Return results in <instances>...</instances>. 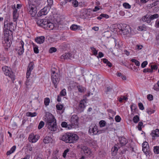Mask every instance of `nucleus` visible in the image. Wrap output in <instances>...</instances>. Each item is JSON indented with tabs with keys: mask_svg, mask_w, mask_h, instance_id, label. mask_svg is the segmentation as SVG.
<instances>
[{
	"mask_svg": "<svg viewBox=\"0 0 159 159\" xmlns=\"http://www.w3.org/2000/svg\"><path fill=\"white\" fill-rule=\"evenodd\" d=\"M45 120L46 121V125L49 130L52 131L57 130L56 120L52 114L47 113Z\"/></svg>",
	"mask_w": 159,
	"mask_h": 159,
	"instance_id": "1",
	"label": "nucleus"
},
{
	"mask_svg": "<svg viewBox=\"0 0 159 159\" xmlns=\"http://www.w3.org/2000/svg\"><path fill=\"white\" fill-rule=\"evenodd\" d=\"M30 2L27 5V11L29 14L34 17L37 13V7L40 5L41 2L40 1L38 0H34Z\"/></svg>",
	"mask_w": 159,
	"mask_h": 159,
	"instance_id": "2",
	"label": "nucleus"
},
{
	"mask_svg": "<svg viewBox=\"0 0 159 159\" xmlns=\"http://www.w3.org/2000/svg\"><path fill=\"white\" fill-rule=\"evenodd\" d=\"M37 24L38 25L47 30H52L54 27L53 24L46 19L38 20Z\"/></svg>",
	"mask_w": 159,
	"mask_h": 159,
	"instance_id": "3",
	"label": "nucleus"
},
{
	"mask_svg": "<svg viewBox=\"0 0 159 159\" xmlns=\"http://www.w3.org/2000/svg\"><path fill=\"white\" fill-rule=\"evenodd\" d=\"M59 75L54 70H52L51 74L52 81L56 88H57V84L59 82Z\"/></svg>",
	"mask_w": 159,
	"mask_h": 159,
	"instance_id": "4",
	"label": "nucleus"
},
{
	"mask_svg": "<svg viewBox=\"0 0 159 159\" xmlns=\"http://www.w3.org/2000/svg\"><path fill=\"white\" fill-rule=\"evenodd\" d=\"M3 30L4 38V41L6 43L8 42L10 43V41H11L10 40L12 37V31L5 30Z\"/></svg>",
	"mask_w": 159,
	"mask_h": 159,
	"instance_id": "5",
	"label": "nucleus"
},
{
	"mask_svg": "<svg viewBox=\"0 0 159 159\" xmlns=\"http://www.w3.org/2000/svg\"><path fill=\"white\" fill-rule=\"evenodd\" d=\"M9 19H5L4 23V27L3 30H10V31L14 30V27L13 25V23L12 22L9 23Z\"/></svg>",
	"mask_w": 159,
	"mask_h": 159,
	"instance_id": "6",
	"label": "nucleus"
},
{
	"mask_svg": "<svg viewBox=\"0 0 159 159\" xmlns=\"http://www.w3.org/2000/svg\"><path fill=\"white\" fill-rule=\"evenodd\" d=\"M79 139L78 136L75 134L69 132V143H74L77 142Z\"/></svg>",
	"mask_w": 159,
	"mask_h": 159,
	"instance_id": "7",
	"label": "nucleus"
},
{
	"mask_svg": "<svg viewBox=\"0 0 159 159\" xmlns=\"http://www.w3.org/2000/svg\"><path fill=\"white\" fill-rule=\"evenodd\" d=\"M40 137V136L38 134L31 133L30 134L28 139L29 142L32 143H35L39 139Z\"/></svg>",
	"mask_w": 159,
	"mask_h": 159,
	"instance_id": "8",
	"label": "nucleus"
},
{
	"mask_svg": "<svg viewBox=\"0 0 159 159\" xmlns=\"http://www.w3.org/2000/svg\"><path fill=\"white\" fill-rule=\"evenodd\" d=\"M79 119L78 116L75 115H72L70 119V121L72 126H78L79 125Z\"/></svg>",
	"mask_w": 159,
	"mask_h": 159,
	"instance_id": "9",
	"label": "nucleus"
},
{
	"mask_svg": "<svg viewBox=\"0 0 159 159\" xmlns=\"http://www.w3.org/2000/svg\"><path fill=\"white\" fill-rule=\"evenodd\" d=\"M98 129L97 126L95 125L93 127H90L89 129V132L92 135L98 134Z\"/></svg>",
	"mask_w": 159,
	"mask_h": 159,
	"instance_id": "10",
	"label": "nucleus"
},
{
	"mask_svg": "<svg viewBox=\"0 0 159 159\" xmlns=\"http://www.w3.org/2000/svg\"><path fill=\"white\" fill-rule=\"evenodd\" d=\"M4 73L6 76H8L10 78L12 81H13L15 80L14 75L12 70H4Z\"/></svg>",
	"mask_w": 159,
	"mask_h": 159,
	"instance_id": "11",
	"label": "nucleus"
},
{
	"mask_svg": "<svg viewBox=\"0 0 159 159\" xmlns=\"http://www.w3.org/2000/svg\"><path fill=\"white\" fill-rule=\"evenodd\" d=\"M53 140L51 136L46 135L45 136L43 140V143L45 144L52 143Z\"/></svg>",
	"mask_w": 159,
	"mask_h": 159,
	"instance_id": "12",
	"label": "nucleus"
},
{
	"mask_svg": "<svg viewBox=\"0 0 159 159\" xmlns=\"http://www.w3.org/2000/svg\"><path fill=\"white\" fill-rule=\"evenodd\" d=\"M142 150L146 154H147L149 151V146L148 143L144 142L142 144Z\"/></svg>",
	"mask_w": 159,
	"mask_h": 159,
	"instance_id": "13",
	"label": "nucleus"
},
{
	"mask_svg": "<svg viewBox=\"0 0 159 159\" xmlns=\"http://www.w3.org/2000/svg\"><path fill=\"white\" fill-rule=\"evenodd\" d=\"M86 106V102L85 100L83 99L81 100L80 102L78 107V109L80 111H83Z\"/></svg>",
	"mask_w": 159,
	"mask_h": 159,
	"instance_id": "14",
	"label": "nucleus"
},
{
	"mask_svg": "<svg viewBox=\"0 0 159 159\" xmlns=\"http://www.w3.org/2000/svg\"><path fill=\"white\" fill-rule=\"evenodd\" d=\"M50 9V8L48 6L45 7L39 12V15L41 16L43 15H47L48 12Z\"/></svg>",
	"mask_w": 159,
	"mask_h": 159,
	"instance_id": "15",
	"label": "nucleus"
},
{
	"mask_svg": "<svg viewBox=\"0 0 159 159\" xmlns=\"http://www.w3.org/2000/svg\"><path fill=\"white\" fill-rule=\"evenodd\" d=\"M120 31L122 32V33L124 35H126L130 33L131 30L129 26H126L123 27L120 30Z\"/></svg>",
	"mask_w": 159,
	"mask_h": 159,
	"instance_id": "16",
	"label": "nucleus"
},
{
	"mask_svg": "<svg viewBox=\"0 0 159 159\" xmlns=\"http://www.w3.org/2000/svg\"><path fill=\"white\" fill-rule=\"evenodd\" d=\"M60 139L67 143L69 142V132L60 136Z\"/></svg>",
	"mask_w": 159,
	"mask_h": 159,
	"instance_id": "17",
	"label": "nucleus"
},
{
	"mask_svg": "<svg viewBox=\"0 0 159 159\" xmlns=\"http://www.w3.org/2000/svg\"><path fill=\"white\" fill-rule=\"evenodd\" d=\"M82 150L83 151L84 154L86 156L90 155L91 154V151L90 149L86 147H83L82 148Z\"/></svg>",
	"mask_w": 159,
	"mask_h": 159,
	"instance_id": "18",
	"label": "nucleus"
},
{
	"mask_svg": "<svg viewBox=\"0 0 159 159\" xmlns=\"http://www.w3.org/2000/svg\"><path fill=\"white\" fill-rule=\"evenodd\" d=\"M61 125L62 128H65L67 129L70 130L72 128V126L71 124H68L67 122L65 121L62 122Z\"/></svg>",
	"mask_w": 159,
	"mask_h": 159,
	"instance_id": "19",
	"label": "nucleus"
},
{
	"mask_svg": "<svg viewBox=\"0 0 159 159\" xmlns=\"http://www.w3.org/2000/svg\"><path fill=\"white\" fill-rule=\"evenodd\" d=\"M45 39V37L42 36L37 37L36 38L35 40L37 43L40 44L44 42Z\"/></svg>",
	"mask_w": 159,
	"mask_h": 159,
	"instance_id": "20",
	"label": "nucleus"
},
{
	"mask_svg": "<svg viewBox=\"0 0 159 159\" xmlns=\"http://www.w3.org/2000/svg\"><path fill=\"white\" fill-rule=\"evenodd\" d=\"M20 43L21 46H20V49L18 52V54L20 55L22 54L24 52V43L22 41H20Z\"/></svg>",
	"mask_w": 159,
	"mask_h": 159,
	"instance_id": "21",
	"label": "nucleus"
},
{
	"mask_svg": "<svg viewBox=\"0 0 159 159\" xmlns=\"http://www.w3.org/2000/svg\"><path fill=\"white\" fill-rule=\"evenodd\" d=\"M151 134L152 139H155L156 137L159 136V129H156L155 130L152 131Z\"/></svg>",
	"mask_w": 159,
	"mask_h": 159,
	"instance_id": "22",
	"label": "nucleus"
},
{
	"mask_svg": "<svg viewBox=\"0 0 159 159\" xmlns=\"http://www.w3.org/2000/svg\"><path fill=\"white\" fill-rule=\"evenodd\" d=\"M13 21H16L19 16V13L17 12V10L16 8L13 9Z\"/></svg>",
	"mask_w": 159,
	"mask_h": 159,
	"instance_id": "23",
	"label": "nucleus"
},
{
	"mask_svg": "<svg viewBox=\"0 0 159 159\" xmlns=\"http://www.w3.org/2000/svg\"><path fill=\"white\" fill-rule=\"evenodd\" d=\"M149 15H146L143 16L142 18V20L148 23H150L151 21V19Z\"/></svg>",
	"mask_w": 159,
	"mask_h": 159,
	"instance_id": "24",
	"label": "nucleus"
},
{
	"mask_svg": "<svg viewBox=\"0 0 159 159\" xmlns=\"http://www.w3.org/2000/svg\"><path fill=\"white\" fill-rule=\"evenodd\" d=\"M79 92L80 93H84L86 91V89L82 86L78 85L76 86Z\"/></svg>",
	"mask_w": 159,
	"mask_h": 159,
	"instance_id": "25",
	"label": "nucleus"
},
{
	"mask_svg": "<svg viewBox=\"0 0 159 159\" xmlns=\"http://www.w3.org/2000/svg\"><path fill=\"white\" fill-rule=\"evenodd\" d=\"M65 1L66 3L70 2L73 6L75 7H77L78 5V2L76 0H65Z\"/></svg>",
	"mask_w": 159,
	"mask_h": 159,
	"instance_id": "26",
	"label": "nucleus"
},
{
	"mask_svg": "<svg viewBox=\"0 0 159 159\" xmlns=\"http://www.w3.org/2000/svg\"><path fill=\"white\" fill-rule=\"evenodd\" d=\"M80 28V26L75 24H73L70 27V29L71 30L76 31L77 30H79Z\"/></svg>",
	"mask_w": 159,
	"mask_h": 159,
	"instance_id": "27",
	"label": "nucleus"
},
{
	"mask_svg": "<svg viewBox=\"0 0 159 159\" xmlns=\"http://www.w3.org/2000/svg\"><path fill=\"white\" fill-rule=\"evenodd\" d=\"M16 146H12L10 149L7 152V155H10L11 154L13 153L16 150Z\"/></svg>",
	"mask_w": 159,
	"mask_h": 159,
	"instance_id": "28",
	"label": "nucleus"
},
{
	"mask_svg": "<svg viewBox=\"0 0 159 159\" xmlns=\"http://www.w3.org/2000/svg\"><path fill=\"white\" fill-rule=\"evenodd\" d=\"M120 143L122 145H125L127 143L126 139L124 137H121L119 138Z\"/></svg>",
	"mask_w": 159,
	"mask_h": 159,
	"instance_id": "29",
	"label": "nucleus"
},
{
	"mask_svg": "<svg viewBox=\"0 0 159 159\" xmlns=\"http://www.w3.org/2000/svg\"><path fill=\"white\" fill-rule=\"evenodd\" d=\"M137 110L136 106L135 104H133L131 106V110L132 112V114L134 115V112L136 111Z\"/></svg>",
	"mask_w": 159,
	"mask_h": 159,
	"instance_id": "30",
	"label": "nucleus"
},
{
	"mask_svg": "<svg viewBox=\"0 0 159 159\" xmlns=\"http://www.w3.org/2000/svg\"><path fill=\"white\" fill-rule=\"evenodd\" d=\"M37 115V113L35 112L32 113L28 112L26 113V116H28L33 117L36 116Z\"/></svg>",
	"mask_w": 159,
	"mask_h": 159,
	"instance_id": "31",
	"label": "nucleus"
},
{
	"mask_svg": "<svg viewBox=\"0 0 159 159\" xmlns=\"http://www.w3.org/2000/svg\"><path fill=\"white\" fill-rule=\"evenodd\" d=\"M155 111L154 109L151 108H148L146 110V112L149 115H151L154 113Z\"/></svg>",
	"mask_w": 159,
	"mask_h": 159,
	"instance_id": "32",
	"label": "nucleus"
},
{
	"mask_svg": "<svg viewBox=\"0 0 159 159\" xmlns=\"http://www.w3.org/2000/svg\"><path fill=\"white\" fill-rule=\"evenodd\" d=\"M133 122L135 123H137L139 120V117L138 115H136L134 116L133 119Z\"/></svg>",
	"mask_w": 159,
	"mask_h": 159,
	"instance_id": "33",
	"label": "nucleus"
},
{
	"mask_svg": "<svg viewBox=\"0 0 159 159\" xmlns=\"http://www.w3.org/2000/svg\"><path fill=\"white\" fill-rule=\"evenodd\" d=\"M69 152V149L67 148L62 153V157L64 158H66L67 154Z\"/></svg>",
	"mask_w": 159,
	"mask_h": 159,
	"instance_id": "34",
	"label": "nucleus"
},
{
	"mask_svg": "<svg viewBox=\"0 0 159 159\" xmlns=\"http://www.w3.org/2000/svg\"><path fill=\"white\" fill-rule=\"evenodd\" d=\"M128 99V98L126 96H121L119 99V101L120 102H122L124 101H126Z\"/></svg>",
	"mask_w": 159,
	"mask_h": 159,
	"instance_id": "35",
	"label": "nucleus"
},
{
	"mask_svg": "<svg viewBox=\"0 0 159 159\" xmlns=\"http://www.w3.org/2000/svg\"><path fill=\"white\" fill-rule=\"evenodd\" d=\"M153 89L157 91H159V80L158 81L157 84H155Z\"/></svg>",
	"mask_w": 159,
	"mask_h": 159,
	"instance_id": "36",
	"label": "nucleus"
},
{
	"mask_svg": "<svg viewBox=\"0 0 159 159\" xmlns=\"http://www.w3.org/2000/svg\"><path fill=\"white\" fill-rule=\"evenodd\" d=\"M50 102V99L49 98H46L44 99V103L45 105L47 106L49 105Z\"/></svg>",
	"mask_w": 159,
	"mask_h": 159,
	"instance_id": "37",
	"label": "nucleus"
},
{
	"mask_svg": "<svg viewBox=\"0 0 159 159\" xmlns=\"http://www.w3.org/2000/svg\"><path fill=\"white\" fill-rule=\"evenodd\" d=\"M56 108L57 110H62L63 108V106L62 104H58L56 106Z\"/></svg>",
	"mask_w": 159,
	"mask_h": 159,
	"instance_id": "38",
	"label": "nucleus"
},
{
	"mask_svg": "<svg viewBox=\"0 0 159 159\" xmlns=\"http://www.w3.org/2000/svg\"><path fill=\"white\" fill-rule=\"evenodd\" d=\"M153 151L155 153L158 154L159 153V147L154 146L153 148Z\"/></svg>",
	"mask_w": 159,
	"mask_h": 159,
	"instance_id": "39",
	"label": "nucleus"
},
{
	"mask_svg": "<svg viewBox=\"0 0 159 159\" xmlns=\"http://www.w3.org/2000/svg\"><path fill=\"white\" fill-rule=\"evenodd\" d=\"M100 126L101 127H102L105 126L106 125V122L103 120H100L99 122Z\"/></svg>",
	"mask_w": 159,
	"mask_h": 159,
	"instance_id": "40",
	"label": "nucleus"
},
{
	"mask_svg": "<svg viewBox=\"0 0 159 159\" xmlns=\"http://www.w3.org/2000/svg\"><path fill=\"white\" fill-rule=\"evenodd\" d=\"M66 95V91L65 89H62L60 92V95L62 96H65Z\"/></svg>",
	"mask_w": 159,
	"mask_h": 159,
	"instance_id": "41",
	"label": "nucleus"
},
{
	"mask_svg": "<svg viewBox=\"0 0 159 159\" xmlns=\"http://www.w3.org/2000/svg\"><path fill=\"white\" fill-rule=\"evenodd\" d=\"M33 45L34 47V52L36 53H38L39 52L38 47L37 46L35 45L34 43H33Z\"/></svg>",
	"mask_w": 159,
	"mask_h": 159,
	"instance_id": "42",
	"label": "nucleus"
},
{
	"mask_svg": "<svg viewBox=\"0 0 159 159\" xmlns=\"http://www.w3.org/2000/svg\"><path fill=\"white\" fill-rule=\"evenodd\" d=\"M158 15L157 14H155L153 15H151L150 16V19L151 20H152L153 19L157 18L158 17Z\"/></svg>",
	"mask_w": 159,
	"mask_h": 159,
	"instance_id": "43",
	"label": "nucleus"
},
{
	"mask_svg": "<svg viewBox=\"0 0 159 159\" xmlns=\"http://www.w3.org/2000/svg\"><path fill=\"white\" fill-rule=\"evenodd\" d=\"M151 70H157L158 69V65L156 64H153L150 65Z\"/></svg>",
	"mask_w": 159,
	"mask_h": 159,
	"instance_id": "44",
	"label": "nucleus"
},
{
	"mask_svg": "<svg viewBox=\"0 0 159 159\" xmlns=\"http://www.w3.org/2000/svg\"><path fill=\"white\" fill-rule=\"evenodd\" d=\"M48 2V5L49 7L51 8V7L53 4V0H47Z\"/></svg>",
	"mask_w": 159,
	"mask_h": 159,
	"instance_id": "45",
	"label": "nucleus"
},
{
	"mask_svg": "<svg viewBox=\"0 0 159 159\" xmlns=\"http://www.w3.org/2000/svg\"><path fill=\"white\" fill-rule=\"evenodd\" d=\"M44 125V123L43 121H41L39 125L38 128L40 129L43 127Z\"/></svg>",
	"mask_w": 159,
	"mask_h": 159,
	"instance_id": "46",
	"label": "nucleus"
},
{
	"mask_svg": "<svg viewBox=\"0 0 159 159\" xmlns=\"http://www.w3.org/2000/svg\"><path fill=\"white\" fill-rule=\"evenodd\" d=\"M57 50V49L55 48L51 47L49 49V52L50 53H52L56 52Z\"/></svg>",
	"mask_w": 159,
	"mask_h": 159,
	"instance_id": "47",
	"label": "nucleus"
},
{
	"mask_svg": "<svg viewBox=\"0 0 159 159\" xmlns=\"http://www.w3.org/2000/svg\"><path fill=\"white\" fill-rule=\"evenodd\" d=\"M34 64L33 63L31 62L29 64L27 69H28V70H33L34 68Z\"/></svg>",
	"mask_w": 159,
	"mask_h": 159,
	"instance_id": "48",
	"label": "nucleus"
},
{
	"mask_svg": "<svg viewBox=\"0 0 159 159\" xmlns=\"http://www.w3.org/2000/svg\"><path fill=\"white\" fill-rule=\"evenodd\" d=\"M115 119L116 122H120L121 118L119 116L117 115L115 116Z\"/></svg>",
	"mask_w": 159,
	"mask_h": 159,
	"instance_id": "49",
	"label": "nucleus"
},
{
	"mask_svg": "<svg viewBox=\"0 0 159 159\" xmlns=\"http://www.w3.org/2000/svg\"><path fill=\"white\" fill-rule=\"evenodd\" d=\"M90 48L93 52V54L95 55H97L98 53V51L96 49L92 47H91Z\"/></svg>",
	"mask_w": 159,
	"mask_h": 159,
	"instance_id": "50",
	"label": "nucleus"
},
{
	"mask_svg": "<svg viewBox=\"0 0 159 159\" xmlns=\"http://www.w3.org/2000/svg\"><path fill=\"white\" fill-rule=\"evenodd\" d=\"M123 6L126 8L129 9L131 7V6L128 3H124L123 4Z\"/></svg>",
	"mask_w": 159,
	"mask_h": 159,
	"instance_id": "51",
	"label": "nucleus"
},
{
	"mask_svg": "<svg viewBox=\"0 0 159 159\" xmlns=\"http://www.w3.org/2000/svg\"><path fill=\"white\" fill-rule=\"evenodd\" d=\"M143 125V123L142 122H139L138 126V128L139 130L140 131L142 129V126Z\"/></svg>",
	"mask_w": 159,
	"mask_h": 159,
	"instance_id": "52",
	"label": "nucleus"
},
{
	"mask_svg": "<svg viewBox=\"0 0 159 159\" xmlns=\"http://www.w3.org/2000/svg\"><path fill=\"white\" fill-rule=\"evenodd\" d=\"M70 55L68 53H66L63 55L64 59H70Z\"/></svg>",
	"mask_w": 159,
	"mask_h": 159,
	"instance_id": "53",
	"label": "nucleus"
},
{
	"mask_svg": "<svg viewBox=\"0 0 159 159\" xmlns=\"http://www.w3.org/2000/svg\"><path fill=\"white\" fill-rule=\"evenodd\" d=\"M104 35L108 38L111 36L110 33L109 31L106 32L104 33Z\"/></svg>",
	"mask_w": 159,
	"mask_h": 159,
	"instance_id": "54",
	"label": "nucleus"
},
{
	"mask_svg": "<svg viewBox=\"0 0 159 159\" xmlns=\"http://www.w3.org/2000/svg\"><path fill=\"white\" fill-rule=\"evenodd\" d=\"M139 107L140 109L143 110L144 109L142 103H139L138 104Z\"/></svg>",
	"mask_w": 159,
	"mask_h": 159,
	"instance_id": "55",
	"label": "nucleus"
},
{
	"mask_svg": "<svg viewBox=\"0 0 159 159\" xmlns=\"http://www.w3.org/2000/svg\"><path fill=\"white\" fill-rule=\"evenodd\" d=\"M148 64V62L147 61L143 62L141 64V67L143 68H144Z\"/></svg>",
	"mask_w": 159,
	"mask_h": 159,
	"instance_id": "56",
	"label": "nucleus"
},
{
	"mask_svg": "<svg viewBox=\"0 0 159 159\" xmlns=\"http://www.w3.org/2000/svg\"><path fill=\"white\" fill-rule=\"evenodd\" d=\"M147 98L149 100L151 101L153 100V97L152 95L148 94L147 96Z\"/></svg>",
	"mask_w": 159,
	"mask_h": 159,
	"instance_id": "57",
	"label": "nucleus"
},
{
	"mask_svg": "<svg viewBox=\"0 0 159 159\" xmlns=\"http://www.w3.org/2000/svg\"><path fill=\"white\" fill-rule=\"evenodd\" d=\"M104 54L101 52H99L98 53V55L97 56L98 58H101L103 57Z\"/></svg>",
	"mask_w": 159,
	"mask_h": 159,
	"instance_id": "58",
	"label": "nucleus"
},
{
	"mask_svg": "<svg viewBox=\"0 0 159 159\" xmlns=\"http://www.w3.org/2000/svg\"><path fill=\"white\" fill-rule=\"evenodd\" d=\"M31 72V70H27V72H26V77L27 78H28Z\"/></svg>",
	"mask_w": 159,
	"mask_h": 159,
	"instance_id": "59",
	"label": "nucleus"
},
{
	"mask_svg": "<svg viewBox=\"0 0 159 159\" xmlns=\"http://www.w3.org/2000/svg\"><path fill=\"white\" fill-rule=\"evenodd\" d=\"M101 16H102V17H104L105 18H108L109 17V16L108 15L105 14H101Z\"/></svg>",
	"mask_w": 159,
	"mask_h": 159,
	"instance_id": "60",
	"label": "nucleus"
},
{
	"mask_svg": "<svg viewBox=\"0 0 159 159\" xmlns=\"http://www.w3.org/2000/svg\"><path fill=\"white\" fill-rule=\"evenodd\" d=\"M118 150V149L117 148L114 146L113 148L112 149V151H113L115 153H116L117 151Z\"/></svg>",
	"mask_w": 159,
	"mask_h": 159,
	"instance_id": "61",
	"label": "nucleus"
},
{
	"mask_svg": "<svg viewBox=\"0 0 159 159\" xmlns=\"http://www.w3.org/2000/svg\"><path fill=\"white\" fill-rule=\"evenodd\" d=\"M98 134H99L104 132L105 130L103 129H98Z\"/></svg>",
	"mask_w": 159,
	"mask_h": 159,
	"instance_id": "62",
	"label": "nucleus"
},
{
	"mask_svg": "<svg viewBox=\"0 0 159 159\" xmlns=\"http://www.w3.org/2000/svg\"><path fill=\"white\" fill-rule=\"evenodd\" d=\"M143 30V27L142 26H139L138 28V30L140 31H142Z\"/></svg>",
	"mask_w": 159,
	"mask_h": 159,
	"instance_id": "63",
	"label": "nucleus"
},
{
	"mask_svg": "<svg viewBox=\"0 0 159 159\" xmlns=\"http://www.w3.org/2000/svg\"><path fill=\"white\" fill-rule=\"evenodd\" d=\"M124 52V54H126L127 56H129V52L126 50H125Z\"/></svg>",
	"mask_w": 159,
	"mask_h": 159,
	"instance_id": "64",
	"label": "nucleus"
}]
</instances>
